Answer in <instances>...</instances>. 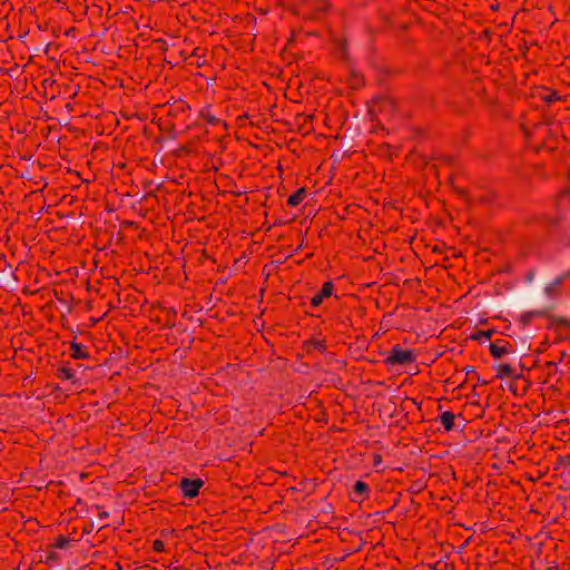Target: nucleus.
Here are the masks:
<instances>
[{"label":"nucleus","mask_w":570,"mask_h":570,"mask_svg":"<svg viewBox=\"0 0 570 570\" xmlns=\"http://www.w3.org/2000/svg\"><path fill=\"white\" fill-rule=\"evenodd\" d=\"M295 8L304 20L321 21L328 16L332 3L328 0H299Z\"/></svg>","instance_id":"1"},{"label":"nucleus","mask_w":570,"mask_h":570,"mask_svg":"<svg viewBox=\"0 0 570 570\" xmlns=\"http://www.w3.org/2000/svg\"><path fill=\"white\" fill-rule=\"evenodd\" d=\"M416 361V353L412 348H402L399 344L392 346L389 355L384 358L386 366H405Z\"/></svg>","instance_id":"2"},{"label":"nucleus","mask_w":570,"mask_h":570,"mask_svg":"<svg viewBox=\"0 0 570 570\" xmlns=\"http://www.w3.org/2000/svg\"><path fill=\"white\" fill-rule=\"evenodd\" d=\"M204 485V481L199 478L197 479H189V478H183L180 480V489L183 492L184 498L187 499H194L199 494V490Z\"/></svg>","instance_id":"3"},{"label":"nucleus","mask_w":570,"mask_h":570,"mask_svg":"<svg viewBox=\"0 0 570 570\" xmlns=\"http://www.w3.org/2000/svg\"><path fill=\"white\" fill-rule=\"evenodd\" d=\"M334 289L335 285L332 281L325 282L321 289L311 298V307H318L325 298H330L333 295Z\"/></svg>","instance_id":"4"},{"label":"nucleus","mask_w":570,"mask_h":570,"mask_svg":"<svg viewBox=\"0 0 570 570\" xmlns=\"http://www.w3.org/2000/svg\"><path fill=\"white\" fill-rule=\"evenodd\" d=\"M370 498V487L362 480H357L350 493V499L353 502L362 503Z\"/></svg>","instance_id":"5"},{"label":"nucleus","mask_w":570,"mask_h":570,"mask_svg":"<svg viewBox=\"0 0 570 570\" xmlns=\"http://www.w3.org/2000/svg\"><path fill=\"white\" fill-rule=\"evenodd\" d=\"M490 353L494 358H500L513 351L512 344L503 338L495 340L490 343Z\"/></svg>","instance_id":"6"},{"label":"nucleus","mask_w":570,"mask_h":570,"mask_svg":"<svg viewBox=\"0 0 570 570\" xmlns=\"http://www.w3.org/2000/svg\"><path fill=\"white\" fill-rule=\"evenodd\" d=\"M313 115L297 114L294 118V125L297 128V131L303 132L304 135L308 134L313 128Z\"/></svg>","instance_id":"7"},{"label":"nucleus","mask_w":570,"mask_h":570,"mask_svg":"<svg viewBox=\"0 0 570 570\" xmlns=\"http://www.w3.org/2000/svg\"><path fill=\"white\" fill-rule=\"evenodd\" d=\"M70 356L73 360H86L89 357V353L87 346L81 343H78L76 340L70 342Z\"/></svg>","instance_id":"8"},{"label":"nucleus","mask_w":570,"mask_h":570,"mask_svg":"<svg viewBox=\"0 0 570 570\" xmlns=\"http://www.w3.org/2000/svg\"><path fill=\"white\" fill-rule=\"evenodd\" d=\"M494 370L497 372V377L498 379H505V377H514V379H519V375H515V371L514 368L508 364V363H500L498 365L494 366Z\"/></svg>","instance_id":"9"},{"label":"nucleus","mask_w":570,"mask_h":570,"mask_svg":"<svg viewBox=\"0 0 570 570\" xmlns=\"http://www.w3.org/2000/svg\"><path fill=\"white\" fill-rule=\"evenodd\" d=\"M438 420L445 432H451L455 428V415L451 411L442 412Z\"/></svg>","instance_id":"10"},{"label":"nucleus","mask_w":570,"mask_h":570,"mask_svg":"<svg viewBox=\"0 0 570 570\" xmlns=\"http://www.w3.org/2000/svg\"><path fill=\"white\" fill-rule=\"evenodd\" d=\"M56 375L61 379V380H67V381H71L72 384H76L78 383V380L76 379V375L73 373V370L68 367V366H65V365H60L57 367V371H56Z\"/></svg>","instance_id":"11"},{"label":"nucleus","mask_w":570,"mask_h":570,"mask_svg":"<svg viewBox=\"0 0 570 570\" xmlns=\"http://www.w3.org/2000/svg\"><path fill=\"white\" fill-rule=\"evenodd\" d=\"M306 193L307 191H306L305 187L298 188L295 193L289 195V197L287 198V202H286L287 205L291 207L298 206L304 200Z\"/></svg>","instance_id":"12"},{"label":"nucleus","mask_w":570,"mask_h":570,"mask_svg":"<svg viewBox=\"0 0 570 570\" xmlns=\"http://www.w3.org/2000/svg\"><path fill=\"white\" fill-rule=\"evenodd\" d=\"M561 282L558 277H556L550 284H548L544 287V294L550 297L554 298L561 293Z\"/></svg>","instance_id":"13"},{"label":"nucleus","mask_w":570,"mask_h":570,"mask_svg":"<svg viewBox=\"0 0 570 570\" xmlns=\"http://www.w3.org/2000/svg\"><path fill=\"white\" fill-rule=\"evenodd\" d=\"M305 345V348L307 352H311V350H316L321 353H324L327 348V344H326V341L325 340H317V338H312V340H308L304 343Z\"/></svg>","instance_id":"14"},{"label":"nucleus","mask_w":570,"mask_h":570,"mask_svg":"<svg viewBox=\"0 0 570 570\" xmlns=\"http://www.w3.org/2000/svg\"><path fill=\"white\" fill-rule=\"evenodd\" d=\"M494 333H497V331L493 328L487 331L478 330L470 336V338L482 344L483 341L491 340Z\"/></svg>","instance_id":"15"},{"label":"nucleus","mask_w":570,"mask_h":570,"mask_svg":"<svg viewBox=\"0 0 570 570\" xmlns=\"http://www.w3.org/2000/svg\"><path fill=\"white\" fill-rule=\"evenodd\" d=\"M73 540L70 538H67L62 534H59L57 538H55L53 543L49 546L50 549H66L70 547L71 542Z\"/></svg>","instance_id":"16"},{"label":"nucleus","mask_w":570,"mask_h":570,"mask_svg":"<svg viewBox=\"0 0 570 570\" xmlns=\"http://www.w3.org/2000/svg\"><path fill=\"white\" fill-rule=\"evenodd\" d=\"M464 371H465L466 380H473V379H476V382H478L480 385H487V384H489V383H490V381H488V380H482V379L478 375V373H476V371H475V368H474L473 366L468 365V366H465Z\"/></svg>","instance_id":"17"},{"label":"nucleus","mask_w":570,"mask_h":570,"mask_svg":"<svg viewBox=\"0 0 570 570\" xmlns=\"http://www.w3.org/2000/svg\"><path fill=\"white\" fill-rule=\"evenodd\" d=\"M200 118L212 126L220 124V119L214 116L208 108L200 111Z\"/></svg>","instance_id":"18"},{"label":"nucleus","mask_w":570,"mask_h":570,"mask_svg":"<svg viewBox=\"0 0 570 570\" xmlns=\"http://www.w3.org/2000/svg\"><path fill=\"white\" fill-rule=\"evenodd\" d=\"M60 560V556L53 551V550H49L47 552V556L45 558V563L49 567H52L55 563H57L58 561Z\"/></svg>","instance_id":"19"},{"label":"nucleus","mask_w":570,"mask_h":570,"mask_svg":"<svg viewBox=\"0 0 570 570\" xmlns=\"http://www.w3.org/2000/svg\"><path fill=\"white\" fill-rule=\"evenodd\" d=\"M205 51H206V50H205L204 48L197 47V48H195V49L193 50V52H191V56H193V57H196V59H202V61L197 60V62H196V65H197L198 67H202V66H204V65H205V59H204V57H205Z\"/></svg>","instance_id":"20"},{"label":"nucleus","mask_w":570,"mask_h":570,"mask_svg":"<svg viewBox=\"0 0 570 570\" xmlns=\"http://www.w3.org/2000/svg\"><path fill=\"white\" fill-rule=\"evenodd\" d=\"M542 100H544L548 104L560 100V96L557 91H550L547 96L542 97Z\"/></svg>","instance_id":"21"},{"label":"nucleus","mask_w":570,"mask_h":570,"mask_svg":"<svg viewBox=\"0 0 570 570\" xmlns=\"http://www.w3.org/2000/svg\"><path fill=\"white\" fill-rule=\"evenodd\" d=\"M153 550L155 552H158V553L164 552L165 551V543L161 540H159V539L155 540L153 542Z\"/></svg>","instance_id":"22"},{"label":"nucleus","mask_w":570,"mask_h":570,"mask_svg":"<svg viewBox=\"0 0 570 570\" xmlns=\"http://www.w3.org/2000/svg\"><path fill=\"white\" fill-rule=\"evenodd\" d=\"M557 277L560 279L561 284H562L563 282H566V281L570 279V269H569V271H564V272H562V273H561L559 276H557Z\"/></svg>","instance_id":"23"},{"label":"nucleus","mask_w":570,"mask_h":570,"mask_svg":"<svg viewBox=\"0 0 570 570\" xmlns=\"http://www.w3.org/2000/svg\"><path fill=\"white\" fill-rule=\"evenodd\" d=\"M92 530H94V523L89 522V523L83 525L82 533L83 534H89Z\"/></svg>","instance_id":"24"},{"label":"nucleus","mask_w":570,"mask_h":570,"mask_svg":"<svg viewBox=\"0 0 570 570\" xmlns=\"http://www.w3.org/2000/svg\"><path fill=\"white\" fill-rule=\"evenodd\" d=\"M492 198H493L492 195L488 194L485 196L479 197L475 202H478V203H487V202H491Z\"/></svg>","instance_id":"25"},{"label":"nucleus","mask_w":570,"mask_h":570,"mask_svg":"<svg viewBox=\"0 0 570 570\" xmlns=\"http://www.w3.org/2000/svg\"><path fill=\"white\" fill-rule=\"evenodd\" d=\"M3 263V268H2V272L4 273L6 269L8 268L9 271L11 269V265L7 263V259L6 257H2L0 258V264Z\"/></svg>","instance_id":"26"},{"label":"nucleus","mask_w":570,"mask_h":570,"mask_svg":"<svg viewBox=\"0 0 570 570\" xmlns=\"http://www.w3.org/2000/svg\"><path fill=\"white\" fill-rule=\"evenodd\" d=\"M533 314H537V313H535V312H531V313L524 314V315L522 316V320L524 321V323H525V324L530 321V317H531Z\"/></svg>","instance_id":"27"},{"label":"nucleus","mask_w":570,"mask_h":570,"mask_svg":"<svg viewBox=\"0 0 570 570\" xmlns=\"http://www.w3.org/2000/svg\"><path fill=\"white\" fill-rule=\"evenodd\" d=\"M533 276H534V271H530L527 275H525V281L527 282H531L533 279Z\"/></svg>","instance_id":"28"},{"label":"nucleus","mask_w":570,"mask_h":570,"mask_svg":"<svg viewBox=\"0 0 570 570\" xmlns=\"http://www.w3.org/2000/svg\"><path fill=\"white\" fill-rule=\"evenodd\" d=\"M98 515L100 519H107L109 517V512L102 510V511H99Z\"/></svg>","instance_id":"29"},{"label":"nucleus","mask_w":570,"mask_h":570,"mask_svg":"<svg viewBox=\"0 0 570 570\" xmlns=\"http://www.w3.org/2000/svg\"><path fill=\"white\" fill-rule=\"evenodd\" d=\"M381 461H382L381 455L380 454H375V456H374V465H377L379 463H381Z\"/></svg>","instance_id":"30"},{"label":"nucleus","mask_w":570,"mask_h":570,"mask_svg":"<svg viewBox=\"0 0 570 570\" xmlns=\"http://www.w3.org/2000/svg\"><path fill=\"white\" fill-rule=\"evenodd\" d=\"M114 567H115L114 570H122V567L120 566L119 562H116Z\"/></svg>","instance_id":"31"},{"label":"nucleus","mask_w":570,"mask_h":570,"mask_svg":"<svg viewBox=\"0 0 570 570\" xmlns=\"http://www.w3.org/2000/svg\"><path fill=\"white\" fill-rule=\"evenodd\" d=\"M305 315H311V316H313L314 314H313V313H308L307 311H305Z\"/></svg>","instance_id":"32"},{"label":"nucleus","mask_w":570,"mask_h":570,"mask_svg":"<svg viewBox=\"0 0 570 570\" xmlns=\"http://www.w3.org/2000/svg\"><path fill=\"white\" fill-rule=\"evenodd\" d=\"M14 570H22V568H20V564H19Z\"/></svg>","instance_id":"33"}]
</instances>
